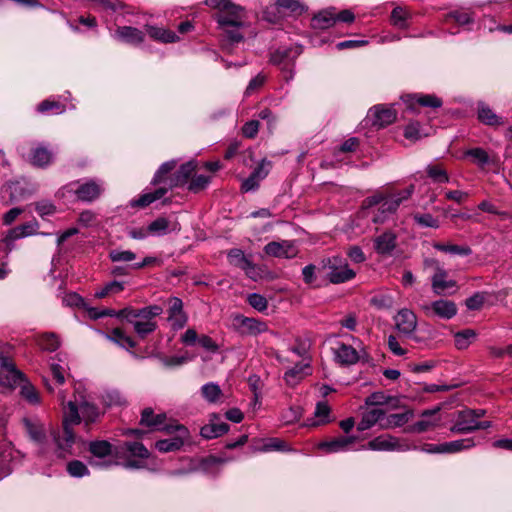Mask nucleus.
Masks as SVG:
<instances>
[{
	"label": "nucleus",
	"instance_id": "f257e3e1",
	"mask_svg": "<svg viewBox=\"0 0 512 512\" xmlns=\"http://www.w3.org/2000/svg\"><path fill=\"white\" fill-rule=\"evenodd\" d=\"M58 397L63 410L62 430H53L51 435L58 450L61 453H67L70 452L75 442V433L72 426L78 425L83 421L85 426L88 427L98 420L100 412L97 406L89 403L83 397H81L80 401L75 397L74 400L65 402L63 391H59Z\"/></svg>",
	"mask_w": 512,
	"mask_h": 512
},
{
	"label": "nucleus",
	"instance_id": "f03ea898",
	"mask_svg": "<svg viewBox=\"0 0 512 512\" xmlns=\"http://www.w3.org/2000/svg\"><path fill=\"white\" fill-rule=\"evenodd\" d=\"M205 4L217 12L214 19L221 30L224 40L230 44L239 43L244 39L245 9L230 0H205Z\"/></svg>",
	"mask_w": 512,
	"mask_h": 512
},
{
	"label": "nucleus",
	"instance_id": "7ed1b4c3",
	"mask_svg": "<svg viewBox=\"0 0 512 512\" xmlns=\"http://www.w3.org/2000/svg\"><path fill=\"white\" fill-rule=\"evenodd\" d=\"M149 457L148 449L137 441H126L116 445V460H110L107 465H121L127 469L144 467V460Z\"/></svg>",
	"mask_w": 512,
	"mask_h": 512
},
{
	"label": "nucleus",
	"instance_id": "20e7f679",
	"mask_svg": "<svg viewBox=\"0 0 512 512\" xmlns=\"http://www.w3.org/2000/svg\"><path fill=\"white\" fill-rule=\"evenodd\" d=\"M323 268L327 270V279L332 284L346 283L356 277V271L349 267L347 259L339 255L324 259Z\"/></svg>",
	"mask_w": 512,
	"mask_h": 512
},
{
	"label": "nucleus",
	"instance_id": "39448f33",
	"mask_svg": "<svg viewBox=\"0 0 512 512\" xmlns=\"http://www.w3.org/2000/svg\"><path fill=\"white\" fill-rule=\"evenodd\" d=\"M164 432L167 434H175V436L169 439L158 440L156 442V449L163 453L180 450L190 436L188 428L179 424L177 421H171Z\"/></svg>",
	"mask_w": 512,
	"mask_h": 512
},
{
	"label": "nucleus",
	"instance_id": "423d86ee",
	"mask_svg": "<svg viewBox=\"0 0 512 512\" xmlns=\"http://www.w3.org/2000/svg\"><path fill=\"white\" fill-rule=\"evenodd\" d=\"M231 328L242 337L258 336L268 331V325L265 321L247 317L240 313L231 315Z\"/></svg>",
	"mask_w": 512,
	"mask_h": 512
},
{
	"label": "nucleus",
	"instance_id": "0eeeda50",
	"mask_svg": "<svg viewBox=\"0 0 512 512\" xmlns=\"http://www.w3.org/2000/svg\"><path fill=\"white\" fill-rule=\"evenodd\" d=\"M70 191L74 193L77 200L92 203L105 192V183L103 180L90 178L83 182L71 183Z\"/></svg>",
	"mask_w": 512,
	"mask_h": 512
},
{
	"label": "nucleus",
	"instance_id": "6e6552de",
	"mask_svg": "<svg viewBox=\"0 0 512 512\" xmlns=\"http://www.w3.org/2000/svg\"><path fill=\"white\" fill-rule=\"evenodd\" d=\"M414 192V185H409L405 189L398 191L383 198L382 204L379 207V214L373 217L374 223H383L386 219V214L394 213L400 204L407 200Z\"/></svg>",
	"mask_w": 512,
	"mask_h": 512
},
{
	"label": "nucleus",
	"instance_id": "1a4fd4ad",
	"mask_svg": "<svg viewBox=\"0 0 512 512\" xmlns=\"http://www.w3.org/2000/svg\"><path fill=\"white\" fill-rule=\"evenodd\" d=\"M295 58L296 55L291 48L277 49L271 54L270 62L281 69L286 82L294 77Z\"/></svg>",
	"mask_w": 512,
	"mask_h": 512
},
{
	"label": "nucleus",
	"instance_id": "9d476101",
	"mask_svg": "<svg viewBox=\"0 0 512 512\" xmlns=\"http://www.w3.org/2000/svg\"><path fill=\"white\" fill-rule=\"evenodd\" d=\"M349 338L354 344H357V347L360 348V350L345 343H338L337 347L333 350L334 358L336 362L342 366H351L356 364L360 359V351L363 350L361 347L362 342L358 338L352 335H349Z\"/></svg>",
	"mask_w": 512,
	"mask_h": 512
},
{
	"label": "nucleus",
	"instance_id": "9b49d317",
	"mask_svg": "<svg viewBox=\"0 0 512 512\" xmlns=\"http://www.w3.org/2000/svg\"><path fill=\"white\" fill-rule=\"evenodd\" d=\"M422 311L428 317L437 316L441 319L449 320L457 314V306L450 300H436L430 304L421 306Z\"/></svg>",
	"mask_w": 512,
	"mask_h": 512
},
{
	"label": "nucleus",
	"instance_id": "f8f14e48",
	"mask_svg": "<svg viewBox=\"0 0 512 512\" xmlns=\"http://www.w3.org/2000/svg\"><path fill=\"white\" fill-rule=\"evenodd\" d=\"M167 320L175 331L184 328L187 324L188 316L183 310V301L180 298L171 297L169 299Z\"/></svg>",
	"mask_w": 512,
	"mask_h": 512
},
{
	"label": "nucleus",
	"instance_id": "ddd939ff",
	"mask_svg": "<svg viewBox=\"0 0 512 512\" xmlns=\"http://www.w3.org/2000/svg\"><path fill=\"white\" fill-rule=\"evenodd\" d=\"M396 329L404 336L410 337L417 328L416 314L407 308H403L397 312L394 317Z\"/></svg>",
	"mask_w": 512,
	"mask_h": 512
},
{
	"label": "nucleus",
	"instance_id": "4468645a",
	"mask_svg": "<svg viewBox=\"0 0 512 512\" xmlns=\"http://www.w3.org/2000/svg\"><path fill=\"white\" fill-rule=\"evenodd\" d=\"M169 424L165 413L156 414L150 407L144 408L141 412L140 425L147 427L150 431H165Z\"/></svg>",
	"mask_w": 512,
	"mask_h": 512
},
{
	"label": "nucleus",
	"instance_id": "2eb2a0df",
	"mask_svg": "<svg viewBox=\"0 0 512 512\" xmlns=\"http://www.w3.org/2000/svg\"><path fill=\"white\" fill-rule=\"evenodd\" d=\"M372 118V125L377 128H383L392 124L397 117V112L393 106L375 105L369 111Z\"/></svg>",
	"mask_w": 512,
	"mask_h": 512
},
{
	"label": "nucleus",
	"instance_id": "dca6fc26",
	"mask_svg": "<svg viewBox=\"0 0 512 512\" xmlns=\"http://www.w3.org/2000/svg\"><path fill=\"white\" fill-rule=\"evenodd\" d=\"M356 439L355 436H338L331 440L320 442L318 448L327 454L345 452L352 448Z\"/></svg>",
	"mask_w": 512,
	"mask_h": 512
},
{
	"label": "nucleus",
	"instance_id": "f3484780",
	"mask_svg": "<svg viewBox=\"0 0 512 512\" xmlns=\"http://www.w3.org/2000/svg\"><path fill=\"white\" fill-rule=\"evenodd\" d=\"M367 448L376 451H405L408 446L402 444L397 438L390 435H380L370 440L367 444Z\"/></svg>",
	"mask_w": 512,
	"mask_h": 512
},
{
	"label": "nucleus",
	"instance_id": "a211bd4d",
	"mask_svg": "<svg viewBox=\"0 0 512 512\" xmlns=\"http://www.w3.org/2000/svg\"><path fill=\"white\" fill-rule=\"evenodd\" d=\"M88 451L92 456L98 459H107L103 463L105 466L110 460H116V446H113L107 440H94L88 445Z\"/></svg>",
	"mask_w": 512,
	"mask_h": 512
},
{
	"label": "nucleus",
	"instance_id": "6ab92c4d",
	"mask_svg": "<svg viewBox=\"0 0 512 512\" xmlns=\"http://www.w3.org/2000/svg\"><path fill=\"white\" fill-rule=\"evenodd\" d=\"M476 424L477 422L473 418L472 413L468 409H464L457 413L450 431L455 434H468L477 430Z\"/></svg>",
	"mask_w": 512,
	"mask_h": 512
},
{
	"label": "nucleus",
	"instance_id": "aec40b11",
	"mask_svg": "<svg viewBox=\"0 0 512 512\" xmlns=\"http://www.w3.org/2000/svg\"><path fill=\"white\" fill-rule=\"evenodd\" d=\"M229 430V425L220 421V416L211 414L209 423L205 424L200 429V435L205 439H214L226 434Z\"/></svg>",
	"mask_w": 512,
	"mask_h": 512
},
{
	"label": "nucleus",
	"instance_id": "412c9836",
	"mask_svg": "<svg viewBox=\"0 0 512 512\" xmlns=\"http://www.w3.org/2000/svg\"><path fill=\"white\" fill-rule=\"evenodd\" d=\"M264 252L268 256L276 257V258H293L296 255V252L293 248V245L290 241H271L264 246Z\"/></svg>",
	"mask_w": 512,
	"mask_h": 512
},
{
	"label": "nucleus",
	"instance_id": "4be33fe9",
	"mask_svg": "<svg viewBox=\"0 0 512 512\" xmlns=\"http://www.w3.org/2000/svg\"><path fill=\"white\" fill-rule=\"evenodd\" d=\"M396 235L392 231H385L381 235L374 238V249L380 255H391L396 248Z\"/></svg>",
	"mask_w": 512,
	"mask_h": 512
},
{
	"label": "nucleus",
	"instance_id": "5701e85b",
	"mask_svg": "<svg viewBox=\"0 0 512 512\" xmlns=\"http://www.w3.org/2000/svg\"><path fill=\"white\" fill-rule=\"evenodd\" d=\"M115 37L131 45H139L145 40V33L132 26H119L115 31Z\"/></svg>",
	"mask_w": 512,
	"mask_h": 512
},
{
	"label": "nucleus",
	"instance_id": "b1692460",
	"mask_svg": "<svg viewBox=\"0 0 512 512\" xmlns=\"http://www.w3.org/2000/svg\"><path fill=\"white\" fill-rule=\"evenodd\" d=\"M431 284L433 292L437 295H443L456 287V281L448 277V272L445 269H438V273L433 274Z\"/></svg>",
	"mask_w": 512,
	"mask_h": 512
},
{
	"label": "nucleus",
	"instance_id": "393cba45",
	"mask_svg": "<svg viewBox=\"0 0 512 512\" xmlns=\"http://www.w3.org/2000/svg\"><path fill=\"white\" fill-rule=\"evenodd\" d=\"M386 412L387 410L382 408H372L365 411L357 425V430H368L377 423L381 425V422H384V416L386 415Z\"/></svg>",
	"mask_w": 512,
	"mask_h": 512
},
{
	"label": "nucleus",
	"instance_id": "a878e982",
	"mask_svg": "<svg viewBox=\"0 0 512 512\" xmlns=\"http://www.w3.org/2000/svg\"><path fill=\"white\" fill-rule=\"evenodd\" d=\"M330 413L331 409L326 401L318 402L314 411V417L306 419L305 426L317 427L329 423L331 421Z\"/></svg>",
	"mask_w": 512,
	"mask_h": 512
},
{
	"label": "nucleus",
	"instance_id": "bb28decb",
	"mask_svg": "<svg viewBox=\"0 0 512 512\" xmlns=\"http://www.w3.org/2000/svg\"><path fill=\"white\" fill-rule=\"evenodd\" d=\"M196 169L193 162L182 164L178 170L169 178L168 189L185 185Z\"/></svg>",
	"mask_w": 512,
	"mask_h": 512
},
{
	"label": "nucleus",
	"instance_id": "cd10ccee",
	"mask_svg": "<svg viewBox=\"0 0 512 512\" xmlns=\"http://www.w3.org/2000/svg\"><path fill=\"white\" fill-rule=\"evenodd\" d=\"M439 411V408L434 410H425L421 414V419L415 422L411 427L410 431L416 433H423L429 431L438 425L439 419L435 418L434 415Z\"/></svg>",
	"mask_w": 512,
	"mask_h": 512
},
{
	"label": "nucleus",
	"instance_id": "c85d7f7f",
	"mask_svg": "<svg viewBox=\"0 0 512 512\" xmlns=\"http://www.w3.org/2000/svg\"><path fill=\"white\" fill-rule=\"evenodd\" d=\"M408 104L407 107L411 110L414 109V104H417L422 107H430V108H440L443 104L441 98L437 97L434 94H414L408 96Z\"/></svg>",
	"mask_w": 512,
	"mask_h": 512
},
{
	"label": "nucleus",
	"instance_id": "c756f323",
	"mask_svg": "<svg viewBox=\"0 0 512 512\" xmlns=\"http://www.w3.org/2000/svg\"><path fill=\"white\" fill-rule=\"evenodd\" d=\"M30 162L33 166L44 168L53 162V153L48 147L38 145L31 150Z\"/></svg>",
	"mask_w": 512,
	"mask_h": 512
},
{
	"label": "nucleus",
	"instance_id": "7c9ffc66",
	"mask_svg": "<svg viewBox=\"0 0 512 512\" xmlns=\"http://www.w3.org/2000/svg\"><path fill=\"white\" fill-rule=\"evenodd\" d=\"M102 335L109 341L115 343L124 349H133L136 347V341L128 336L121 328H114L110 333H102Z\"/></svg>",
	"mask_w": 512,
	"mask_h": 512
},
{
	"label": "nucleus",
	"instance_id": "2f4dec72",
	"mask_svg": "<svg viewBox=\"0 0 512 512\" xmlns=\"http://www.w3.org/2000/svg\"><path fill=\"white\" fill-rule=\"evenodd\" d=\"M478 120L488 126H501L505 124L502 117L495 114L492 109L483 102L477 106Z\"/></svg>",
	"mask_w": 512,
	"mask_h": 512
},
{
	"label": "nucleus",
	"instance_id": "473e14b6",
	"mask_svg": "<svg viewBox=\"0 0 512 512\" xmlns=\"http://www.w3.org/2000/svg\"><path fill=\"white\" fill-rule=\"evenodd\" d=\"M146 32L153 40L162 43H175L180 40L174 31L162 27L146 25Z\"/></svg>",
	"mask_w": 512,
	"mask_h": 512
},
{
	"label": "nucleus",
	"instance_id": "72a5a7b5",
	"mask_svg": "<svg viewBox=\"0 0 512 512\" xmlns=\"http://www.w3.org/2000/svg\"><path fill=\"white\" fill-rule=\"evenodd\" d=\"M399 399L388 396L384 392H374L365 399L368 406H387L388 408H397Z\"/></svg>",
	"mask_w": 512,
	"mask_h": 512
},
{
	"label": "nucleus",
	"instance_id": "f704fd0d",
	"mask_svg": "<svg viewBox=\"0 0 512 512\" xmlns=\"http://www.w3.org/2000/svg\"><path fill=\"white\" fill-rule=\"evenodd\" d=\"M167 192H168L167 187H159L153 192L143 193L136 200H133L131 202V205L133 207H140V208L147 207L154 201L159 200L162 197H164V195Z\"/></svg>",
	"mask_w": 512,
	"mask_h": 512
},
{
	"label": "nucleus",
	"instance_id": "c9c22d12",
	"mask_svg": "<svg viewBox=\"0 0 512 512\" xmlns=\"http://www.w3.org/2000/svg\"><path fill=\"white\" fill-rule=\"evenodd\" d=\"M411 416L412 413L410 411L389 414L386 417L384 416V422H381V428L388 429L402 427L409 421Z\"/></svg>",
	"mask_w": 512,
	"mask_h": 512
},
{
	"label": "nucleus",
	"instance_id": "e433bc0d",
	"mask_svg": "<svg viewBox=\"0 0 512 512\" xmlns=\"http://www.w3.org/2000/svg\"><path fill=\"white\" fill-rule=\"evenodd\" d=\"M37 345L43 351L54 352L60 346L59 337L53 332H46L37 337Z\"/></svg>",
	"mask_w": 512,
	"mask_h": 512
},
{
	"label": "nucleus",
	"instance_id": "4c0bfd02",
	"mask_svg": "<svg viewBox=\"0 0 512 512\" xmlns=\"http://www.w3.org/2000/svg\"><path fill=\"white\" fill-rule=\"evenodd\" d=\"M474 446L475 442L473 438H465L443 443V449L441 451H444V454H452L463 450H468Z\"/></svg>",
	"mask_w": 512,
	"mask_h": 512
},
{
	"label": "nucleus",
	"instance_id": "58836bf2",
	"mask_svg": "<svg viewBox=\"0 0 512 512\" xmlns=\"http://www.w3.org/2000/svg\"><path fill=\"white\" fill-rule=\"evenodd\" d=\"M133 329L140 339H145L149 334H152L158 328L155 320L137 319L133 324Z\"/></svg>",
	"mask_w": 512,
	"mask_h": 512
},
{
	"label": "nucleus",
	"instance_id": "ea45409f",
	"mask_svg": "<svg viewBox=\"0 0 512 512\" xmlns=\"http://www.w3.org/2000/svg\"><path fill=\"white\" fill-rule=\"evenodd\" d=\"M427 176L433 183H448L450 178L446 169L440 164H430L426 167Z\"/></svg>",
	"mask_w": 512,
	"mask_h": 512
},
{
	"label": "nucleus",
	"instance_id": "a19ab883",
	"mask_svg": "<svg viewBox=\"0 0 512 512\" xmlns=\"http://www.w3.org/2000/svg\"><path fill=\"white\" fill-rule=\"evenodd\" d=\"M391 23L398 29H407L409 27L408 19L411 14L402 7H396L391 12Z\"/></svg>",
	"mask_w": 512,
	"mask_h": 512
},
{
	"label": "nucleus",
	"instance_id": "79ce46f5",
	"mask_svg": "<svg viewBox=\"0 0 512 512\" xmlns=\"http://www.w3.org/2000/svg\"><path fill=\"white\" fill-rule=\"evenodd\" d=\"M227 259L230 265L239 269L249 267L250 258H248L241 249H230L227 253Z\"/></svg>",
	"mask_w": 512,
	"mask_h": 512
},
{
	"label": "nucleus",
	"instance_id": "37998d69",
	"mask_svg": "<svg viewBox=\"0 0 512 512\" xmlns=\"http://www.w3.org/2000/svg\"><path fill=\"white\" fill-rule=\"evenodd\" d=\"M39 223L36 220L28 221L24 224L18 225L11 229L14 237L22 239L28 236L36 235L38 233Z\"/></svg>",
	"mask_w": 512,
	"mask_h": 512
},
{
	"label": "nucleus",
	"instance_id": "c03bdc74",
	"mask_svg": "<svg viewBox=\"0 0 512 512\" xmlns=\"http://www.w3.org/2000/svg\"><path fill=\"white\" fill-rule=\"evenodd\" d=\"M202 397L209 403H216L222 396V390L218 384L209 382L201 387Z\"/></svg>",
	"mask_w": 512,
	"mask_h": 512
},
{
	"label": "nucleus",
	"instance_id": "a18cd8bd",
	"mask_svg": "<svg viewBox=\"0 0 512 512\" xmlns=\"http://www.w3.org/2000/svg\"><path fill=\"white\" fill-rule=\"evenodd\" d=\"M65 105L59 101L46 99L37 106V111L42 114H61L65 111Z\"/></svg>",
	"mask_w": 512,
	"mask_h": 512
},
{
	"label": "nucleus",
	"instance_id": "49530a36",
	"mask_svg": "<svg viewBox=\"0 0 512 512\" xmlns=\"http://www.w3.org/2000/svg\"><path fill=\"white\" fill-rule=\"evenodd\" d=\"M176 161L171 160L167 161L158 168L154 177L151 181V184L158 185L167 181V176L175 169Z\"/></svg>",
	"mask_w": 512,
	"mask_h": 512
},
{
	"label": "nucleus",
	"instance_id": "de8ad7c7",
	"mask_svg": "<svg viewBox=\"0 0 512 512\" xmlns=\"http://www.w3.org/2000/svg\"><path fill=\"white\" fill-rule=\"evenodd\" d=\"M476 338V332L472 329H465L454 335L455 346L460 349H466Z\"/></svg>",
	"mask_w": 512,
	"mask_h": 512
},
{
	"label": "nucleus",
	"instance_id": "09e8293b",
	"mask_svg": "<svg viewBox=\"0 0 512 512\" xmlns=\"http://www.w3.org/2000/svg\"><path fill=\"white\" fill-rule=\"evenodd\" d=\"M170 222L165 217H158L148 225L149 235L163 236L169 231Z\"/></svg>",
	"mask_w": 512,
	"mask_h": 512
},
{
	"label": "nucleus",
	"instance_id": "8fccbe9b",
	"mask_svg": "<svg viewBox=\"0 0 512 512\" xmlns=\"http://www.w3.org/2000/svg\"><path fill=\"white\" fill-rule=\"evenodd\" d=\"M271 9L289 11L293 14H301L304 11L303 5L298 0H277Z\"/></svg>",
	"mask_w": 512,
	"mask_h": 512
},
{
	"label": "nucleus",
	"instance_id": "3c124183",
	"mask_svg": "<svg viewBox=\"0 0 512 512\" xmlns=\"http://www.w3.org/2000/svg\"><path fill=\"white\" fill-rule=\"evenodd\" d=\"M314 25L321 28H329L332 26L335 22V11L334 10H326L323 12H320L313 18Z\"/></svg>",
	"mask_w": 512,
	"mask_h": 512
},
{
	"label": "nucleus",
	"instance_id": "603ef678",
	"mask_svg": "<svg viewBox=\"0 0 512 512\" xmlns=\"http://www.w3.org/2000/svg\"><path fill=\"white\" fill-rule=\"evenodd\" d=\"M467 157H470L472 162L480 167H484L489 163V155L482 148H472L465 152Z\"/></svg>",
	"mask_w": 512,
	"mask_h": 512
},
{
	"label": "nucleus",
	"instance_id": "864d4df0",
	"mask_svg": "<svg viewBox=\"0 0 512 512\" xmlns=\"http://www.w3.org/2000/svg\"><path fill=\"white\" fill-rule=\"evenodd\" d=\"M450 20H454L458 25L463 26L472 23L473 16L470 12L456 10L445 16V22H449Z\"/></svg>",
	"mask_w": 512,
	"mask_h": 512
},
{
	"label": "nucleus",
	"instance_id": "5fc2aeb1",
	"mask_svg": "<svg viewBox=\"0 0 512 512\" xmlns=\"http://www.w3.org/2000/svg\"><path fill=\"white\" fill-rule=\"evenodd\" d=\"M211 177L203 174L195 175L189 182L188 189L193 193H198L204 190L210 183Z\"/></svg>",
	"mask_w": 512,
	"mask_h": 512
},
{
	"label": "nucleus",
	"instance_id": "6e6d98bb",
	"mask_svg": "<svg viewBox=\"0 0 512 512\" xmlns=\"http://www.w3.org/2000/svg\"><path fill=\"white\" fill-rule=\"evenodd\" d=\"M67 472L72 477H83L89 474V469L80 460H72L67 464Z\"/></svg>",
	"mask_w": 512,
	"mask_h": 512
},
{
	"label": "nucleus",
	"instance_id": "4d7b16f0",
	"mask_svg": "<svg viewBox=\"0 0 512 512\" xmlns=\"http://www.w3.org/2000/svg\"><path fill=\"white\" fill-rule=\"evenodd\" d=\"M124 289V284L119 281H111L105 284L100 290L95 292V297L104 298L109 294L119 293Z\"/></svg>",
	"mask_w": 512,
	"mask_h": 512
},
{
	"label": "nucleus",
	"instance_id": "13d9d810",
	"mask_svg": "<svg viewBox=\"0 0 512 512\" xmlns=\"http://www.w3.org/2000/svg\"><path fill=\"white\" fill-rule=\"evenodd\" d=\"M414 221L421 227L438 228L439 220L430 213H416L413 215Z\"/></svg>",
	"mask_w": 512,
	"mask_h": 512
},
{
	"label": "nucleus",
	"instance_id": "bf43d9fd",
	"mask_svg": "<svg viewBox=\"0 0 512 512\" xmlns=\"http://www.w3.org/2000/svg\"><path fill=\"white\" fill-rule=\"evenodd\" d=\"M21 395L30 404L35 405V404L40 403V396H39L38 391L35 389V387L33 385H31L28 382H25L21 386Z\"/></svg>",
	"mask_w": 512,
	"mask_h": 512
},
{
	"label": "nucleus",
	"instance_id": "052dcab7",
	"mask_svg": "<svg viewBox=\"0 0 512 512\" xmlns=\"http://www.w3.org/2000/svg\"><path fill=\"white\" fill-rule=\"evenodd\" d=\"M248 304L258 312H264L268 308L267 299L258 293H251L247 296Z\"/></svg>",
	"mask_w": 512,
	"mask_h": 512
},
{
	"label": "nucleus",
	"instance_id": "680f3d73",
	"mask_svg": "<svg viewBox=\"0 0 512 512\" xmlns=\"http://www.w3.org/2000/svg\"><path fill=\"white\" fill-rule=\"evenodd\" d=\"M27 431L30 437L37 443H43L46 437L45 429L42 425L26 421Z\"/></svg>",
	"mask_w": 512,
	"mask_h": 512
},
{
	"label": "nucleus",
	"instance_id": "e2e57ef3",
	"mask_svg": "<svg viewBox=\"0 0 512 512\" xmlns=\"http://www.w3.org/2000/svg\"><path fill=\"white\" fill-rule=\"evenodd\" d=\"M112 262H131L136 259V254L130 250L114 249L109 252Z\"/></svg>",
	"mask_w": 512,
	"mask_h": 512
},
{
	"label": "nucleus",
	"instance_id": "0e129e2a",
	"mask_svg": "<svg viewBox=\"0 0 512 512\" xmlns=\"http://www.w3.org/2000/svg\"><path fill=\"white\" fill-rule=\"evenodd\" d=\"M163 308L159 305H149L138 309V315L143 320H154L155 317L161 315Z\"/></svg>",
	"mask_w": 512,
	"mask_h": 512
},
{
	"label": "nucleus",
	"instance_id": "69168bd1",
	"mask_svg": "<svg viewBox=\"0 0 512 512\" xmlns=\"http://www.w3.org/2000/svg\"><path fill=\"white\" fill-rule=\"evenodd\" d=\"M286 448V443L279 438H268L265 440L262 447L257 448L258 451L268 452V451H284Z\"/></svg>",
	"mask_w": 512,
	"mask_h": 512
},
{
	"label": "nucleus",
	"instance_id": "338daca9",
	"mask_svg": "<svg viewBox=\"0 0 512 512\" xmlns=\"http://www.w3.org/2000/svg\"><path fill=\"white\" fill-rule=\"evenodd\" d=\"M404 136L412 141L419 140L423 136L420 131V124L418 122L409 123L404 129Z\"/></svg>",
	"mask_w": 512,
	"mask_h": 512
},
{
	"label": "nucleus",
	"instance_id": "774afa93",
	"mask_svg": "<svg viewBox=\"0 0 512 512\" xmlns=\"http://www.w3.org/2000/svg\"><path fill=\"white\" fill-rule=\"evenodd\" d=\"M302 416V409L299 406H292L289 407L285 412L282 414V420L286 423H293L300 419Z\"/></svg>",
	"mask_w": 512,
	"mask_h": 512
}]
</instances>
